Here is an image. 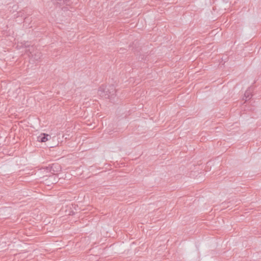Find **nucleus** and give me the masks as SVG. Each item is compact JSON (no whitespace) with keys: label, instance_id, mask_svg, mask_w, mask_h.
Listing matches in <instances>:
<instances>
[{"label":"nucleus","instance_id":"1","mask_svg":"<svg viewBox=\"0 0 261 261\" xmlns=\"http://www.w3.org/2000/svg\"><path fill=\"white\" fill-rule=\"evenodd\" d=\"M116 89L113 85L109 86L108 87L102 86L99 88L98 94L101 97L110 99L112 101L116 95Z\"/></svg>","mask_w":261,"mask_h":261},{"label":"nucleus","instance_id":"2","mask_svg":"<svg viewBox=\"0 0 261 261\" xmlns=\"http://www.w3.org/2000/svg\"><path fill=\"white\" fill-rule=\"evenodd\" d=\"M59 179L57 174H50L44 176L42 177V182L47 186H50L53 184H56L58 181Z\"/></svg>","mask_w":261,"mask_h":261},{"label":"nucleus","instance_id":"3","mask_svg":"<svg viewBox=\"0 0 261 261\" xmlns=\"http://www.w3.org/2000/svg\"><path fill=\"white\" fill-rule=\"evenodd\" d=\"M26 52L28 56L35 61H38L42 56L41 53L38 50L34 51V47L32 46L27 49Z\"/></svg>","mask_w":261,"mask_h":261},{"label":"nucleus","instance_id":"4","mask_svg":"<svg viewBox=\"0 0 261 261\" xmlns=\"http://www.w3.org/2000/svg\"><path fill=\"white\" fill-rule=\"evenodd\" d=\"M50 138L51 137L50 135L45 134H42L38 137L37 140L40 142H45Z\"/></svg>","mask_w":261,"mask_h":261},{"label":"nucleus","instance_id":"5","mask_svg":"<svg viewBox=\"0 0 261 261\" xmlns=\"http://www.w3.org/2000/svg\"><path fill=\"white\" fill-rule=\"evenodd\" d=\"M60 166L58 164H53L50 167V172L51 174H57L55 172H57L61 170Z\"/></svg>","mask_w":261,"mask_h":261},{"label":"nucleus","instance_id":"6","mask_svg":"<svg viewBox=\"0 0 261 261\" xmlns=\"http://www.w3.org/2000/svg\"><path fill=\"white\" fill-rule=\"evenodd\" d=\"M251 93H252V90H251V88H248L246 91V92L244 94L243 99L245 100L246 101H247L248 99H250L252 96Z\"/></svg>","mask_w":261,"mask_h":261},{"label":"nucleus","instance_id":"7","mask_svg":"<svg viewBox=\"0 0 261 261\" xmlns=\"http://www.w3.org/2000/svg\"><path fill=\"white\" fill-rule=\"evenodd\" d=\"M53 3L56 4L61 5L64 3V0H52Z\"/></svg>","mask_w":261,"mask_h":261}]
</instances>
